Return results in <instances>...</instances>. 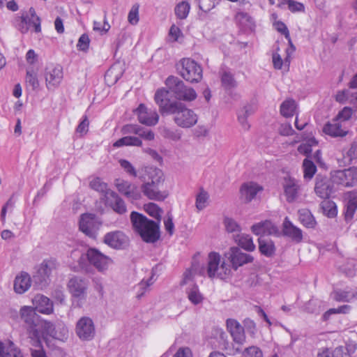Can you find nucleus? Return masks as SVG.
<instances>
[{
	"label": "nucleus",
	"mask_w": 357,
	"mask_h": 357,
	"mask_svg": "<svg viewBox=\"0 0 357 357\" xmlns=\"http://www.w3.org/2000/svg\"><path fill=\"white\" fill-rule=\"evenodd\" d=\"M156 104L159 107L160 113L163 115L173 114L174 121L179 127L189 128L197 122V114L184 104L171 100L169 98V91L165 89L157 90L154 97Z\"/></svg>",
	"instance_id": "1"
},
{
	"label": "nucleus",
	"mask_w": 357,
	"mask_h": 357,
	"mask_svg": "<svg viewBox=\"0 0 357 357\" xmlns=\"http://www.w3.org/2000/svg\"><path fill=\"white\" fill-rule=\"evenodd\" d=\"M146 177L140 188L141 194L143 193L149 199L161 202L169 195L166 190H163L164 176L162 172L155 167H149L146 169Z\"/></svg>",
	"instance_id": "2"
},
{
	"label": "nucleus",
	"mask_w": 357,
	"mask_h": 357,
	"mask_svg": "<svg viewBox=\"0 0 357 357\" xmlns=\"http://www.w3.org/2000/svg\"><path fill=\"white\" fill-rule=\"evenodd\" d=\"M130 221L134 230L139 234L145 242L154 243L159 238L158 222L151 220L145 215L136 211L131 213Z\"/></svg>",
	"instance_id": "3"
},
{
	"label": "nucleus",
	"mask_w": 357,
	"mask_h": 357,
	"mask_svg": "<svg viewBox=\"0 0 357 357\" xmlns=\"http://www.w3.org/2000/svg\"><path fill=\"white\" fill-rule=\"evenodd\" d=\"M80 268L85 272H89L90 266L94 267L98 272L105 273L113 264V260L100 252L98 249L89 248L82 255L78 261Z\"/></svg>",
	"instance_id": "4"
},
{
	"label": "nucleus",
	"mask_w": 357,
	"mask_h": 357,
	"mask_svg": "<svg viewBox=\"0 0 357 357\" xmlns=\"http://www.w3.org/2000/svg\"><path fill=\"white\" fill-rule=\"evenodd\" d=\"M207 275L210 278L227 280L231 276V266L222 259L220 255L211 252L208 256Z\"/></svg>",
	"instance_id": "5"
},
{
	"label": "nucleus",
	"mask_w": 357,
	"mask_h": 357,
	"mask_svg": "<svg viewBox=\"0 0 357 357\" xmlns=\"http://www.w3.org/2000/svg\"><path fill=\"white\" fill-rule=\"evenodd\" d=\"M20 314L25 324L29 337L33 340L36 345H40V333L38 331L39 316L33 307L24 305L20 308Z\"/></svg>",
	"instance_id": "6"
},
{
	"label": "nucleus",
	"mask_w": 357,
	"mask_h": 357,
	"mask_svg": "<svg viewBox=\"0 0 357 357\" xmlns=\"http://www.w3.org/2000/svg\"><path fill=\"white\" fill-rule=\"evenodd\" d=\"M165 85L168 89L169 94L173 93L178 100L192 101L197 98L195 91L191 87L185 86L183 81L177 77H168L165 81Z\"/></svg>",
	"instance_id": "7"
},
{
	"label": "nucleus",
	"mask_w": 357,
	"mask_h": 357,
	"mask_svg": "<svg viewBox=\"0 0 357 357\" xmlns=\"http://www.w3.org/2000/svg\"><path fill=\"white\" fill-rule=\"evenodd\" d=\"M178 70L183 78L191 83L199 82L202 78V67L189 58L183 59L180 61Z\"/></svg>",
	"instance_id": "8"
},
{
	"label": "nucleus",
	"mask_w": 357,
	"mask_h": 357,
	"mask_svg": "<svg viewBox=\"0 0 357 357\" xmlns=\"http://www.w3.org/2000/svg\"><path fill=\"white\" fill-rule=\"evenodd\" d=\"M331 179L333 183L343 187H353L357 184V167H352L343 170L331 172Z\"/></svg>",
	"instance_id": "9"
},
{
	"label": "nucleus",
	"mask_w": 357,
	"mask_h": 357,
	"mask_svg": "<svg viewBox=\"0 0 357 357\" xmlns=\"http://www.w3.org/2000/svg\"><path fill=\"white\" fill-rule=\"evenodd\" d=\"M75 333L82 341H90L96 335L93 321L89 317H82L78 319L75 325Z\"/></svg>",
	"instance_id": "10"
},
{
	"label": "nucleus",
	"mask_w": 357,
	"mask_h": 357,
	"mask_svg": "<svg viewBox=\"0 0 357 357\" xmlns=\"http://www.w3.org/2000/svg\"><path fill=\"white\" fill-rule=\"evenodd\" d=\"M89 281L82 277L73 276L67 284L68 289L72 296L79 301L85 300Z\"/></svg>",
	"instance_id": "11"
},
{
	"label": "nucleus",
	"mask_w": 357,
	"mask_h": 357,
	"mask_svg": "<svg viewBox=\"0 0 357 357\" xmlns=\"http://www.w3.org/2000/svg\"><path fill=\"white\" fill-rule=\"evenodd\" d=\"M44 77L48 90L58 87L63 79V68L59 64L51 63L45 70Z\"/></svg>",
	"instance_id": "12"
},
{
	"label": "nucleus",
	"mask_w": 357,
	"mask_h": 357,
	"mask_svg": "<svg viewBox=\"0 0 357 357\" xmlns=\"http://www.w3.org/2000/svg\"><path fill=\"white\" fill-rule=\"evenodd\" d=\"M282 186L286 201L288 203L296 202L301 196V185L297 180L289 176H284Z\"/></svg>",
	"instance_id": "13"
},
{
	"label": "nucleus",
	"mask_w": 357,
	"mask_h": 357,
	"mask_svg": "<svg viewBox=\"0 0 357 357\" xmlns=\"http://www.w3.org/2000/svg\"><path fill=\"white\" fill-rule=\"evenodd\" d=\"M114 185L119 193L132 202L139 200L142 198L139 188L128 181L116 178L114 181Z\"/></svg>",
	"instance_id": "14"
},
{
	"label": "nucleus",
	"mask_w": 357,
	"mask_h": 357,
	"mask_svg": "<svg viewBox=\"0 0 357 357\" xmlns=\"http://www.w3.org/2000/svg\"><path fill=\"white\" fill-rule=\"evenodd\" d=\"M100 226L98 218L91 213L83 214L79 220V229L89 237H95Z\"/></svg>",
	"instance_id": "15"
},
{
	"label": "nucleus",
	"mask_w": 357,
	"mask_h": 357,
	"mask_svg": "<svg viewBox=\"0 0 357 357\" xmlns=\"http://www.w3.org/2000/svg\"><path fill=\"white\" fill-rule=\"evenodd\" d=\"M225 256L228 258L231 264L232 268L235 271L244 264L252 262L254 259L250 255L243 252L237 247H231Z\"/></svg>",
	"instance_id": "16"
},
{
	"label": "nucleus",
	"mask_w": 357,
	"mask_h": 357,
	"mask_svg": "<svg viewBox=\"0 0 357 357\" xmlns=\"http://www.w3.org/2000/svg\"><path fill=\"white\" fill-rule=\"evenodd\" d=\"M104 243L114 249H123L128 243V236L121 231H114L107 233L104 236Z\"/></svg>",
	"instance_id": "17"
},
{
	"label": "nucleus",
	"mask_w": 357,
	"mask_h": 357,
	"mask_svg": "<svg viewBox=\"0 0 357 357\" xmlns=\"http://www.w3.org/2000/svg\"><path fill=\"white\" fill-rule=\"evenodd\" d=\"M58 262L54 259H45L37 267L34 278L39 282H46L54 271L57 268Z\"/></svg>",
	"instance_id": "18"
},
{
	"label": "nucleus",
	"mask_w": 357,
	"mask_h": 357,
	"mask_svg": "<svg viewBox=\"0 0 357 357\" xmlns=\"http://www.w3.org/2000/svg\"><path fill=\"white\" fill-rule=\"evenodd\" d=\"M139 121L144 125L155 126L158 122L159 116L155 110L148 109L144 105L140 104L135 110Z\"/></svg>",
	"instance_id": "19"
},
{
	"label": "nucleus",
	"mask_w": 357,
	"mask_h": 357,
	"mask_svg": "<svg viewBox=\"0 0 357 357\" xmlns=\"http://www.w3.org/2000/svg\"><path fill=\"white\" fill-rule=\"evenodd\" d=\"M106 206L111 208L115 213L123 215L127 212L124 200L114 190L109 192L108 196L102 201Z\"/></svg>",
	"instance_id": "20"
},
{
	"label": "nucleus",
	"mask_w": 357,
	"mask_h": 357,
	"mask_svg": "<svg viewBox=\"0 0 357 357\" xmlns=\"http://www.w3.org/2000/svg\"><path fill=\"white\" fill-rule=\"evenodd\" d=\"M282 234L296 243L302 242L303 236L302 230L295 226L288 217H286L282 223Z\"/></svg>",
	"instance_id": "21"
},
{
	"label": "nucleus",
	"mask_w": 357,
	"mask_h": 357,
	"mask_svg": "<svg viewBox=\"0 0 357 357\" xmlns=\"http://www.w3.org/2000/svg\"><path fill=\"white\" fill-rule=\"evenodd\" d=\"M227 327L234 341L238 344H243L245 341L244 328L235 319L227 320Z\"/></svg>",
	"instance_id": "22"
},
{
	"label": "nucleus",
	"mask_w": 357,
	"mask_h": 357,
	"mask_svg": "<svg viewBox=\"0 0 357 357\" xmlns=\"http://www.w3.org/2000/svg\"><path fill=\"white\" fill-rule=\"evenodd\" d=\"M43 329L42 335L44 339L47 337H52L57 340H63L67 337L68 331L67 328L62 326L61 332L58 333L54 326L49 321H43L41 324Z\"/></svg>",
	"instance_id": "23"
},
{
	"label": "nucleus",
	"mask_w": 357,
	"mask_h": 357,
	"mask_svg": "<svg viewBox=\"0 0 357 357\" xmlns=\"http://www.w3.org/2000/svg\"><path fill=\"white\" fill-rule=\"evenodd\" d=\"M331 298L337 302L349 303L357 299V287L336 289L331 294Z\"/></svg>",
	"instance_id": "24"
},
{
	"label": "nucleus",
	"mask_w": 357,
	"mask_h": 357,
	"mask_svg": "<svg viewBox=\"0 0 357 357\" xmlns=\"http://www.w3.org/2000/svg\"><path fill=\"white\" fill-rule=\"evenodd\" d=\"M33 304L36 311L45 314L53 312V303L49 298L42 294H38L33 298Z\"/></svg>",
	"instance_id": "25"
},
{
	"label": "nucleus",
	"mask_w": 357,
	"mask_h": 357,
	"mask_svg": "<svg viewBox=\"0 0 357 357\" xmlns=\"http://www.w3.org/2000/svg\"><path fill=\"white\" fill-rule=\"evenodd\" d=\"M316 194L322 199H328L333 191L331 181L326 177L318 176L314 187Z\"/></svg>",
	"instance_id": "26"
},
{
	"label": "nucleus",
	"mask_w": 357,
	"mask_h": 357,
	"mask_svg": "<svg viewBox=\"0 0 357 357\" xmlns=\"http://www.w3.org/2000/svg\"><path fill=\"white\" fill-rule=\"evenodd\" d=\"M323 131L331 137H344L348 132L342 122L336 119L325 125Z\"/></svg>",
	"instance_id": "27"
},
{
	"label": "nucleus",
	"mask_w": 357,
	"mask_h": 357,
	"mask_svg": "<svg viewBox=\"0 0 357 357\" xmlns=\"http://www.w3.org/2000/svg\"><path fill=\"white\" fill-rule=\"evenodd\" d=\"M262 190L263 188L261 185L252 181L243 183L240 188L242 197L248 202H250L253 199L257 194Z\"/></svg>",
	"instance_id": "28"
},
{
	"label": "nucleus",
	"mask_w": 357,
	"mask_h": 357,
	"mask_svg": "<svg viewBox=\"0 0 357 357\" xmlns=\"http://www.w3.org/2000/svg\"><path fill=\"white\" fill-rule=\"evenodd\" d=\"M31 285V279L30 275L25 272H22L17 275L14 281V290L17 294H24Z\"/></svg>",
	"instance_id": "29"
},
{
	"label": "nucleus",
	"mask_w": 357,
	"mask_h": 357,
	"mask_svg": "<svg viewBox=\"0 0 357 357\" xmlns=\"http://www.w3.org/2000/svg\"><path fill=\"white\" fill-rule=\"evenodd\" d=\"M251 230L257 236H265L275 234L277 227L271 221L265 220L253 225Z\"/></svg>",
	"instance_id": "30"
},
{
	"label": "nucleus",
	"mask_w": 357,
	"mask_h": 357,
	"mask_svg": "<svg viewBox=\"0 0 357 357\" xmlns=\"http://www.w3.org/2000/svg\"><path fill=\"white\" fill-rule=\"evenodd\" d=\"M0 357H24V356L13 342L0 341Z\"/></svg>",
	"instance_id": "31"
},
{
	"label": "nucleus",
	"mask_w": 357,
	"mask_h": 357,
	"mask_svg": "<svg viewBox=\"0 0 357 357\" xmlns=\"http://www.w3.org/2000/svg\"><path fill=\"white\" fill-rule=\"evenodd\" d=\"M89 187L101 194L102 197L100 199L102 202L108 196L109 192L113 191L109 188L107 184L102 181L99 177L92 178L89 182Z\"/></svg>",
	"instance_id": "32"
},
{
	"label": "nucleus",
	"mask_w": 357,
	"mask_h": 357,
	"mask_svg": "<svg viewBox=\"0 0 357 357\" xmlns=\"http://www.w3.org/2000/svg\"><path fill=\"white\" fill-rule=\"evenodd\" d=\"M185 294L190 302L195 305L202 303L204 301V296L195 284H190L185 289Z\"/></svg>",
	"instance_id": "33"
},
{
	"label": "nucleus",
	"mask_w": 357,
	"mask_h": 357,
	"mask_svg": "<svg viewBox=\"0 0 357 357\" xmlns=\"http://www.w3.org/2000/svg\"><path fill=\"white\" fill-rule=\"evenodd\" d=\"M155 280L156 278H155L154 273H152L151 277L149 279H143L136 286V297L138 299L142 298L147 292L150 291V287L155 282Z\"/></svg>",
	"instance_id": "34"
},
{
	"label": "nucleus",
	"mask_w": 357,
	"mask_h": 357,
	"mask_svg": "<svg viewBox=\"0 0 357 357\" xmlns=\"http://www.w3.org/2000/svg\"><path fill=\"white\" fill-rule=\"evenodd\" d=\"M357 209V193L350 192L348 195V201L346 204L344 212L345 219L350 220L353 218L354 215Z\"/></svg>",
	"instance_id": "35"
},
{
	"label": "nucleus",
	"mask_w": 357,
	"mask_h": 357,
	"mask_svg": "<svg viewBox=\"0 0 357 357\" xmlns=\"http://www.w3.org/2000/svg\"><path fill=\"white\" fill-rule=\"evenodd\" d=\"M298 218L301 223L307 228H314L317 225L312 214L307 208H302L298 211Z\"/></svg>",
	"instance_id": "36"
},
{
	"label": "nucleus",
	"mask_w": 357,
	"mask_h": 357,
	"mask_svg": "<svg viewBox=\"0 0 357 357\" xmlns=\"http://www.w3.org/2000/svg\"><path fill=\"white\" fill-rule=\"evenodd\" d=\"M122 75V68L119 65H113L106 72L105 79L109 84H114L121 77Z\"/></svg>",
	"instance_id": "37"
},
{
	"label": "nucleus",
	"mask_w": 357,
	"mask_h": 357,
	"mask_svg": "<svg viewBox=\"0 0 357 357\" xmlns=\"http://www.w3.org/2000/svg\"><path fill=\"white\" fill-rule=\"evenodd\" d=\"M38 68L33 67H29L26 69L25 82L27 85L31 86L33 90H36L40 86V82L38 77Z\"/></svg>",
	"instance_id": "38"
},
{
	"label": "nucleus",
	"mask_w": 357,
	"mask_h": 357,
	"mask_svg": "<svg viewBox=\"0 0 357 357\" xmlns=\"http://www.w3.org/2000/svg\"><path fill=\"white\" fill-rule=\"evenodd\" d=\"M235 241L241 248L246 251L252 252L255 249L252 238L248 234H238L236 236Z\"/></svg>",
	"instance_id": "39"
},
{
	"label": "nucleus",
	"mask_w": 357,
	"mask_h": 357,
	"mask_svg": "<svg viewBox=\"0 0 357 357\" xmlns=\"http://www.w3.org/2000/svg\"><path fill=\"white\" fill-rule=\"evenodd\" d=\"M259 249L260 252L266 257H271L275 252V246L273 241L263 239L261 237L259 238Z\"/></svg>",
	"instance_id": "40"
},
{
	"label": "nucleus",
	"mask_w": 357,
	"mask_h": 357,
	"mask_svg": "<svg viewBox=\"0 0 357 357\" xmlns=\"http://www.w3.org/2000/svg\"><path fill=\"white\" fill-rule=\"evenodd\" d=\"M221 82L222 86L226 90H230L237 86V82L234 79L233 74L229 71H224L222 73Z\"/></svg>",
	"instance_id": "41"
},
{
	"label": "nucleus",
	"mask_w": 357,
	"mask_h": 357,
	"mask_svg": "<svg viewBox=\"0 0 357 357\" xmlns=\"http://www.w3.org/2000/svg\"><path fill=\"white\" fill-rule=\"evenodd\" d=\"M190 10V3L187 1H181L176 6L174 13L178 19L183 20L188 17Z\"/></svg>",
	"instance_id": "42"
},
{
	"label": "nucleus",
	"mask_w": 357,
	"mask_h": 357,
	"mask_svg": "<svg viewBox=\"0 0 357 357\" xmlns=\"http://www.w3.org/2000/svg\"><path fill=\"white\" fill-rule=\"evenodd\" d=\"M146 212L151 217L157 220V222L160 223L162 210L155 203H149L144 205Z\"/></svg>",
	"instance_id": "43"
},
{
	"label": "nucleus",
	"mask_w": 357,
	"mask_h": 357,
	"mask_svg": "<svg viewBox=\"0 0 357 357\" xmlns=\"http://www.w3.org/2000/svg\"><path fill=\"white\" fill-rule=\"evenodd\" d=\"M296 109V102L293 100H287L280 106V113L285 117L294 115Z\"/></svg>",
	"instance_id": "44"
},
{
	"label": "nucleus",
	"mask_w": 357,
	"mask_h": 357,
	"mask_svg": "<svg viewBox=\"0 0 357 357\" xmlns=\"http://www.w3.org/2000/svg\"><path fill=\"white\" fill-rule=\"evenodd\" d=\"M303 167L304 178L306 179H311L317 171V167L314 162L312 160L306 158L303 160Z\"/></svg>",
	"instance_id": "45"
},
{
	"label": "nucleus",
	"mask_w": 357,
	"mask_h": 357,
	"mask_svg": "<svg viewBox=\"0 0 357 357\" xmlns=\"http://www.w3.org/2000/svg\"><path fill=\"white\" fill-rule=\"evenodd\" d=\"M209 195L207 192L204 190H200L199 192L196 197V208L199 211H202L205 208L208 204Z\"/></svg>",
	"instance_id": "46"
},
{
	"label": "nucleus",
	"mask_w": 357,
	"mask_h": 357,
	"mask_svg": "<svg viewBox=\"0 0 357 357\" xmlns=\"http://www.w3.org/2000/svg\"><path fill=\"white\" fill-rule=\"evenodd\" d=\"M321 208L324 213L329 218H333L337 215L336 205L332 201L325 200L322 202Z\"/></svg>",
	"instance_id": "47"
},
{
	"label": "nucleus",
	"mask_w": 357,
	"mask_h": 357,
	"mask_svg": "<svg viewBox=\"0 0 357 357\" xmlns=\"http://www.w3.org/2000/svg\"><path fill=\"white\" fill-rule=\"evenodd\" d=\"M279 51L280 47L278 45H276L275 47V51L272 54V61L273 67L278 70L282 69L283 65L287 66V63H285V59L284 60L282 59L281 55L279 54Z\"/></svg>",
	"instance_id": "48"
},
{
	"label": "nucleus",
	"mask_w": 357,
	"mask_h": 357,
	"mask_svg": "<svg viewBox=\"0 0 357 357\" xmlns=\"http://www.w3.org/2000/svg\"><path fill=\"white\" fill-rule=\"evenodd\" d=\"M139 6L138 4H134L130 10L128 15V21L132 25H136L139 20Z\"/></svg>",
	"instance_id": "49"
},
{
	"label": "nucleus",
	"mask_w": 357,
	"mask_h": 357,
	"mask_svg": "<svg viewBox=\"0 0 357 357\" xmlns=\"http://www.w3.org/2000/svg\"><path fill=\"white\" fill-rule=\"evenodd\" d=\"M110 25L107 22L106 15L104 16L103 24L100 22L94 21L93 29L95 31L100 32L101 34L106 33L110 29Z\"/></svg>",
	"instance_id": "50"
},
{
	"label": "nucleus",
	"mask_w": 357,
	"mask_h": 357,
	"mask_svg": "<svg viewBox=\"0 0 357 357\" xmlns=\"http://www.w3.org/2000/svg\"><path fill=\"white\" fill-rule=\"evenodd\" d=\"M89 121L88 117L84 116L76 128V133L79 135V137L85 135L89 131Z\"/></svg>",
	"instance_id": "51"
},
{
	"label": "nucleus",
	"mask_w": 357,
	"mask_h": 357,
	"mask_svg": "<svg viewBox=\"0 0 357 357\" xmlns=\"http://www.w3.org/2000/svg\"><path fill=\"white\" fill-rule=\"evenodd\" d=\"M120 166L124 169V171L130 176L136 177L137 176V171L133 165L127 160L121 159L119 160Z\"/></svg>",
	"instance_id": "52"
},
{
	"label": "nucleus",
	"mask_w": 357,
	"mask_h": 357,
	"mask_svg": "<svg viewBox=\"0 0 357 357\" xmlns=\"http://www.w3.org/2000/svg\"><path fill=\"white\" fill-rule=\"evenodd\" d=\"M224 225L226 230L228 232L240 231L241 227L232 218H225L224 220Z\"/></svg>",
	"instance_id": "53"
},
{
	"label": "nucleus",
	"mask_w": 357,
	"mask_h": 357,
	"mask_svg": "<svg viewBox=\"0 0 357 357\" xmlns=\"http://www.w3.org/2000/svg\"><path fill=\"white\" fill-rule=\"evenodd\" d=\"M243 356L245 357H263V353L259 347L252 346L245 349Z\"/></svg>",
	"instance_id": "54"
},
{
	"label": "nucleus",
	"mask_w": 357,
	"mask_h": 357,
	"mask_svg": "<svg viewBox=\"0 0 357 357\" xmlns=\"http://www.w3.org/2000/svg\"><path fill=\"white\" fill-rule=\"evenodd\" d=\"M344 157L349 162L357 158V143L353 142L349 149L346 151Z\"/></svg>",
	"instance_id": "55"
},
{
	"label": "nucleus",
	"mask_w": 357,
	"mask_h": 357,
	"mask_svg": "<svg viewBox=\"0 0 357 357\" xmlns=\"http://www.w3.org/2000/svg\"><path fill=\"white\" fill-rule=\"evenodd\" d=\"M288 9L291 13H303L305 12V6L303 3L294 1L289 0L288 6Z\"/></svg>",
	"instance_id": "56"
},
{
	"label": "nucleus",
	"mask_w": 357,
	"mask_h": 357,
	"mask_svg": "<svg viewBox=\"0 0 357 357\" xmlns=\"http://www.w3.org/2000/svg\"><path fill=\"white\" fill-rule=\"evenodd\" d=\"M137 135L147 141H152L155 137V135L153 131L149 129L144 128L141 126L139 127Z\"/></svg>",
	"instance_id": "57"
},
{
	"label": "nucleus",
	"mask_w": 357,
	"mask_h": 357,
	"mask_svg": "<svg viewBox=\"0 0 357 357\" xmlns=\"http://www.w3.org/2000/svg\"><path fill=\"white\" fill-rule=\"evenodd\" d=\"M164 137L177 141L181 138V134L175 130L164 128L162 132Z\"/></svg>",
	"instance_id": "58"
},
{
	"label": "nucleus",
	"mask_w": 357,
	"mask_h": 357,
	"mask_svg": "<svg viewBox=\"0 0 357 357\" xmlns=\"http://www.w3.org/2000/svg\"><path fill=\"white\" fill-rule=\"evenodd\" d=\"M274 28L286 38H289V31L286 24L281 21H276L273 23Z\"/></svg>",
	"instance_id": "59"
},
{
	"label": "nucleus",
	"mask_w": 357,
	"mask_h": 357,
	"mask_svg": "<svg viewBox=\"0 0 357 357\" xmlns=\"http://www.w3.org/2000/svg\"><path fill=\"white\" fill-rule=\"evenodd\" d=\"M309 142L310 143L301 144L298 148V151L301 154L308 155L312 152V143L316 144V141L314 139H312Z\"/></svg>",
	"instance_id": "60"
},
{
	"label": "nucleus",
	"mask_w": 357,
	"mask_h": 357,
	"mask_svg": "<svg viewBox=\"0 0 357 357\" xmlns=\"http://www.w3.org/2000/svg\"><path fill=\"white\" fill-rule=\"evenodd\" d=\"M90 40L86 34H82L78 40L77 47L79 50L86 51L89 48Z\"/></svg>",
	"instance_id": "61"
},
{
	"label": "nucleus",
	"mask_w": 357,
	"mask_h": 357,
	"mask_svg": "<svg viewBox=\"0 0 357 357\" xmlns=\"http://www.w3.org/2000/svg\"><path fill=\"white\" fill-rule=\"evenodd\" d=\"M352 115V110L349 107H344L341 112H339L336 119L344 123L347 121Z\"/></svg>",
	"instance_id": "62"
},
{
	"label": "nucleus",
	"mask_w": 357,
	"mask_h": 357,
	"mask_svg": "<svg viewBox=\"0 0 357 357\" xmlns=\"http://www.w3.org/2000/svg\"><path fill=\"white\" fill-rule=\"evenodd\" d=\"M331 357H350L343 346L337 347L332 351Z\"/></svg>",
	"instance_id": "63"
},
{
	"label": "nucleus",
	"mask_w": 357,
	"mask_h": 357,
	"mask_svg": "<svg viewBox=\"0 0 357 357\" xmlns=\"http://www.w3.org/2000/svg\"><path fill=\"white\" fill-rule=\"evenodd\" d=\"M173 357H192V352L188 347H181L178 349Z\"/></svg>",
	"instance_id": "64"
}]
</instances>
